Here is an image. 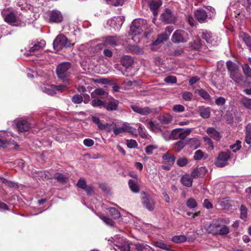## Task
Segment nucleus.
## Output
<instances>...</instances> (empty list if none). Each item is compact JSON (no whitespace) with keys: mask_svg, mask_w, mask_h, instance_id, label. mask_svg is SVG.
<instances>
[{"mask_svg":"<svg viewBox=\"0 0 251 251\" xmlns=\"http://www.w3.org/2000/svg\"><path fill=\"white\" fill-rule=\"evenodd\" d=\"M209 233L214 235H225L229 232L228 227L224 225L222 219L213 220L206 229Z\"/></svg>","mask_w":251,"mask_h":251,"instance_id":"f257e3e1","label":"nucleus"},{"mask_svg":"<svg viewBox=\"0 0 251 251\" xmlns=\"http://www.w3.org/2000/svg\"><path fill=\"white\" fill-rule=\"evenodd\" d=\"M24 0H19L18 2V6L23 10H30L34 13H37L39 11L41 4L39 0H25V4H23Z\"/></svg>","mask_w":251,"mask_h":251,"instance_id":"f03ea898","label":"nucleus"},{"mask_svg":"<svg viewBox=\"0 0 251 251\" xmlns=\"http://www.w3.org/2000/svg\"><path fill=\"white\" fill-rule=\"evenodd\" d=\"M69 62H65L59 64L56 68V74L58 77L64 82L68 80V71L71 68Z\"/></svg>","mask_w":251,"mask_h":251,"instance_id":"7ed1b4c3","label":"nucleus"},{"mask_svg":"<svg viewBox=\"0 0 251 251\" xmlns=\"http://www.w3.org/2000/svg\"><path fill=\"white\" fill-rule=\"evenodd\" d=\"M146 23V21L142 19L134 20L130 27L129 33L134 36L141 34Z\"/></svg>","mask_w":251,"mask_h":251,"instance_id":"20e7f679","label":"nucleus"},{"mask_svg":"<svg viewBox=\"0 0 251 251\" xmlns=\"http://www.w3.org/2000/svg\"><path fill=\"white\" fill-rule=\"evenodd\" d=\"M71 44L70 41L63 35H58L54 40L53 46L55 50H59L63 48H68L70 47Z\"/></svg>","mask_w":251,"mask_h":251,"instance_id":"39448f33","label":"nucleus"},{"mask_svg":"<svg viewBox=\"0 0 251 251\" xmlns=\"http://www.w3.org/2000/svg\"><path fill=\"white\" fill-rule=\"evenodd\" d=\"M141 195L142 203L143 206L149 211H153L155 207V202L152 197L145 192H142Z\"/></svg>","mask_w":251,"mask_h":251,"instance_id":"423d86ee","label":"nucleus"},{"mask_svg":"<svg viewBox=\"0 0 251 251\" xmlns=\"http://www.w3.org/2000/svg\"><path fill=\"white\" fill-rule=\"evenodd\" d=\"M14 125L15 128L20 132H25L29 130L31 127L30 124L24 118H18L14 121Z\"/></svg>","mask_w":251,"mask_h":251,"instance_id":"0eeeda50","label":"nucleus"},{"mask_svg":"<svg viewBox=\"0 0 251 251\" xmlns=\"http://www.w3.org/2000/svg\"><path fill=\"white\" fill-rule=\"evenodd\" d=\"M187 33L183 30H176L173 33L172 41L174 43H185L188 39L185 37Z\"/></svg>","mask_w":251,"mask_h":251,"instance_id":"6e6552de","label":"nucleus"},{"mask_svg":"<svg viewBox=\"0 0 251 251\" xmlns=\"http://www.w3.org/2000/svg\"><path fill=\"white\" fill-rule=\"evenodd\" d=\"M230 152H220L215 161V165L218 167H223L227 165V161L230 158Z\"/></svg>","mask_w":251,"mask_h":251,"instance_id":"1a4fd4ad","label":"nucleus"},{"mask_svg":"<svg viewBox=\"0 0 251 251\" xmlns=\"http://www.w3.org/2000/svg\"><path fill=\"white\" fill-rule=\"evenodd\" d=\"M45 45L46 42L44 40H41L40 41L37 40L33 41L30 45L29 49L26 50L27 55H31L34 54L35 51L43 49Z\"/></svg>","mask_w":251,"mask_h":251,"instance_id":"9d476101","label":"nucleus"},{"mask_svg":"<svg viewBox=\"0 0 251 251\" xmlns=\"http://www.w3.org/2000/svg\"><path fill=\"white\" fill-rule=\"evenodd\" d=\"M9 134L11 135V133L5 131H0V147H5L9 143L15 145L16 147L18 146L13 140L8 139L7 137L9 136Z\"/></svg>","mask_w":251,"mask_h":251,"instance_id":"9b49d317","label":"nucleus"},{"mask_svg":"<svg viewBox=\"0 0 251 251\" xmlns=\"http://www.w3.org/2000/svg\"><path fill=\"white\" fill-rule=\"evenodd\" d=\"M107 101L105 102L104 108L108 111H113L118 109L119 101L112 97L109 96L107 98Z\"/></svg>","mask_w":251,"mask_h":251,"instance_id":"f8f14e48","label":"nucleus"},{"mask_svg":"<svg viewBox=\"0 0 251 251\" xmlns=\"http://www.w3.org/2000/svg\"><path fill=\"white\" fill-rule=\"evenodd\" d=\"M161 17L162 21L166 24H172L175 22L176 17L171 10L168 8L165 9V11L161 14Z\"/></svg>","mask_w":251,"mask_h":251,"instance_id":"ddd939ff","label":"nucleus"},{"mask_svg":"<svg viewBox=\"0 0 251 251\" xmlns=\"http://www.w3.org/2000/svg\"><path fill=\"white\" fill-rule=\"evenodd\" d=\"M6 11L4 9L1 11V15H2L4 21L13 26H18V25L14 14L12 12H9V13L6 14Z\"/></svg>","mask_w":251,"mask_h":251,"instance_id":"4468645a","label":"nucleus"},{"mask_svg":"<svg viewBox=\"0 0 251 251\" xmlns=\"http://www.w3.org/2000/svg\"><path fill=\"white\" fill-rule=\"evenodd\" d=\"M104 44L111 46H117L121 43L120 37L117 35L108 36L103 38Z\"/></svg>","mask_w":251,"mask_h":251,"instance_id":"2eb2a0df","label":"nucleus"},{"mask_svg":"<svg viewBox=\"0 0 251 251\" xmlns=\"http://www.w3.org/2000/svg\"><path fill=\"white\" fill-rule=\"evenodd\" d=\"M229 78H231L235 83L239 84L241 82H243L244 83H247V80H244V76L240 72V70L229 73Z\"/></svg>","mask_w":251,"mask_h":251,"instance_id":"dca6fc26","label":"nucleus"},{"mask_svg":"<svg viewBox=\"0 0 251 251\" xmlns=\"http://www.w3.org/2000/svg\"><path fill=\"white\" fill-rule=\"evenodd\" d=\"M195 17L200 23H205L207 18L206 11L202 9H198L194 12Z\"/></svg>","mask_w":251,"mask_h":251,"instance_id":"f3484780","label":"nucleus"},{"mask_svg":"<svg viewBox=\"0 0 251 251\" xmlns=\"http://www.w3.org/2000/svg\"><path fill=\"white\" fill-rule=\"evenodd\" d=\"M211 109L209 107H205L201 105L198 107L197 109V113L203 119H208L211 115Z\"/></svg>","mask_w":251,"mask_h":251,"instance_id":"a211bd4d","label":"nucleus"},{"mask_svg":"<svg viewBox=\"0 0 251 251\" xmlns=\"http://www.w3.org/2000/svg\"><path fill=\"white\" fill-rule=\"evenodd\" d=\"M79 188L84 190L88 196H91L94 193L93 186L87 185L85 180L83 178H79Z\"/></svg>","mask_w":251,"mask_h":251,"instance_id":"6ab92c4d","label":"nucleus"},{"mask_svg":"<svg viewBox=\"0 0 251 251\" xmlns=\"http://www.w3.org/2000/svg\"><path fill=\"white\" fill-rule=\"evenodd\" d=\"M50 21L51 23H58L61 22L63 20V16L61 13L56 10L51 11L50 14Z\"/></svg>","mask_w":251,"mask_h":251,"instance_id":"aec40b11","label":"nucleus"},{"mask_svg":"<svg viewBox=\"0 0 251 251\" xmlns=\"http://www.w3.org/2000/svg\"><path fill=\"white\" fill-rule=\"evenodd\" d=\"M130 107L134 112L141 115H148L152 112L151 109L148 107L142 108L137 105H131Z\"/></svg>","mask_w":251,"mask_h":251,"instance_id":"412c9836","label":"nucleus"},{"mask_svg":"<svg viewBox=\"0 0 251 251\" xmlns=\"http://www.w3.org/2000/svg\"><path fill=\"white\" fill-rule=\"evenodd\" d=\"M206 131L209 137L217 141H219L222 137L220 133L213 127H208Z\"/></svg>","mask_w":251,"mask_h":251,"instance_id":"4be33fe9","label":"nucleus"},{"mask_svg":"<svg viewBox=\"0 0 251 251\" xmlns=\"http://www.w3.org/2000/svg\"><path fill=\"white\" fill-rule=\"evenodd\" d=\"M207 170L205 167H200L195 169L191 174V176L193 179L201 177L207 173Z\"/></svg>","mask_w":251,"mask_h":251,"instance_id":"5701e85b","label":"nucleus"},{"mask_svg":"<svg viewBox=\"0 0 251 251\" xmlns=\"http://www.w3.org/2000/svg\"><path fill=\"white\" fill-rule=\"evenodd\" d=\"M121 64L125 67V71L130 67L133 63V59L131 56L129 55L123 56L120 60Z\"/></svg>","mask_w":251,"mask_h":251,"instance_id":"b1692460","label":"nucleus"},{"mask_svg":"<svg viewBox=\"0 0 251 251\" xmlns=\"http://www.w3.org/2000/svg\"><path fill=\"white\" fill-rule=\"evenodd\" d=\"M201 38L202 39L205 40L208 44H210L214 46L216 43V41H214L212 33L207 31H203L202 32Z\"/></svg>","mask_w":251,"mask_h":251,"instance_id":"393cba45","label":"nucleus"},{"mask_svg":"<svg viewBox=\"0 0 251 251\" xmlns=\"http://www.w3.org/2000/svg\"><path fill=\"white\" fill-rule=\"evenodd\" d=\"M193 178L189 174H185L181 177L180 182L185 186L190 187L193 184Z\"/></svg>","mask_w":251,"mask_h":251,"instance_id":"a878e982","label":"nucleus"},{"mask_svg":"<svg viewBox=\"0 0 251 251\" xmlns=\"http://www.w3.org/2000/svg\"><path fill=\"white\" fill-rule=\"evenodd\" d=\"M195 93L198 94L201 97L207 102H210L211 100V96L208 92L203 89H197Z\"/></svg>","mask_w":251,"mask_h":251,"instance_id":"bb28decb","label":"nucleus"},{"mask_svg":"<svg viewBox=\"0 0 251 251\" xmlns=\"http://www.w3.org/2000/svg\"><path fill=\"white\" fill-rule=\"evenodd\" d=\"M226 66L229 74L239 70L238 65L236 63L233 62L230 60H228L226 62Z\"/></svg>","mask_w":251,"mask_h":251,"instance_id":"cd10ccee","label":"nucleus"},{"mask_svg":"<svg viewBox=\"0 0 251 251\" xmlns=\"http://www.w3.org/2000/svg\"><path fill=\"white\" fill-rule=\"evenodd\" d=\"M240 103L246 109L251 110V98L242 96Z\"/></svg>","mask_w":251,"mask_h":251,"instance_id":"c85d7f7f","label":"nucleus"},{"mask_svg":"<svg viewBox=\"0 0 251 251\" xmlns=\"http://www.w3.org/2000/svg\"><path fill=\"white\" fill-rule=\"evenodd\" d=\"M245 141L247 144H251V123L248 124L245 126Z\"/></svg>","mask_w":251,"mask_h":251,"instance_id":"c756f323","label":"nucleus"},{"mask_svg":"<svg viewBox=\"0 0 251 251\" xmlns=\"http://www.w3.org/2000/svg\"><path fill=\"white\" fill-rule=\"evenodd\" d=\"M134 246L135 251H152L151 247L145 244L135 243Z\"/></svg>","mask_w":251,"mask_h":251,"instance_id":"7c9ffc66","label":"nucleus"},{"mask_svg":"<svg viewBox=\"0 0 251 251\" xmlns=\"http://www.w3.org/2000/svg\"><path fill=\"white\" fill-rule=\"evenodd\" d=\"M149 8L154 12L157 10L162 5V1L160 0H151L148 2Z\"/></svg>","mask_w":251,"mask_h":251,"instance_id":"2f4dec72","label":"nucleus"},{"mask_svg":"<svg viewBox=\"0 0 251 251\" xmlns=\"http://www.w3.org/2000/svg\"><path fill=\"white\" fill-rule=\"evenodd\" d=\"M54 88L55 87L54 85L48 86L43 85L41 87V89L44 93L51 96L56 94V92L54 91Z\"/></svg>","mask_w":251,"mask_h":251,"instance_id":"473e14b6","label":"nucleus"},{"mask_svg":"<svg viewBox=\"0 0 251 251\" xmlns=\"http://www.w3.org/2000/svg\"><path fill=\"white\" fill-rule=\"evenodd\" d=\"M233 204V201L229 198L223 199L220 202V205L225 209H229Z\"/></svg>","mask_w":251,"mask_h":251,"instance_id":"72a5a7b5","label":"nucleus"},{"mask_svg":"<svg viewBox=\"0 0 251 251\" xmlns=\"http://www.w3.org/2000/svg\"><path fill=\"white\" fill-rule=\"evenodd\" d=\"M160 122L164 125L169 124L172 121V117L169 114H164L160 115L158 118Z\"/></svg>","mask_w":251,"mask_h":251,"instance_id":"f704fd0d","label":"nucleus"},{"mask_svg":"<svg viewBox=\"0 0 251 251\" xmlns=\"http://www.w3.org/2000/svg\"><path fill=\"white\" fill-rule=\"evenodd\" d=\"M92 121L98 126V128L100 130H104L106 127L107 125H104V124H102L100 122V121L99 117L97 116H92L91 117Z\"/></svg>","mask_w":251,"mask_h":251,"instance_id":"c9c22d12","label":"nucleus"},{"mask_svg":"<svg viewBox=\"0 0 251 251\" xmlns=\"http://www.w3.org/2000/svg\"><path fill=\"white\" fill-rule=\"evenodd\" d=\"M128 183L129 187L132 192L135 193H137L139 192V188L136 181L129 179Z\"/></svg>","mask_w":251,"mask_h":251,"instance_id":"e433bc0d","label":"nucleus"},{"mask_svg":"<svg viewBox=\"0 0 251 251\" xmlns=\"http://www.w3.org/2000/svg\"><path fill=\"white\" fill-rule=\"evenodd\" d=\"M99 217L102 220L106 225L113 227L115 226V223L110 218L103 214L100 215Z\"/></svg>","mask_w":251,"mask_h":251,"instance_id":"4c0bfd02","label":"nucleus"},{"mask_svg":"<svg viewBox=\"0 0 251 251\" xmlns=\"http://www.w3.org/2000/svg\"><path fill=\"white\" fill-rule=\"evenodd\" d=\"M162 159L165 161V162L170 165H172L175 163L176 158L175 156L171 155L170 154L167 152L163 154Z\"/></svg>","mask_w":251,"mask_h":251,"instance_id":"58836bf2","label":"nucleus"},{"mask_svg":"<svg viewBox=\"0 0 251 251\" xmlns=\"http://www.w3.org/2000/svg\"><path fill=\"white\" fill-rule=\"evenodd\" d=\"M244 75L247 78H251V68L247 63H244L242 65Z\"/></svg>","mask_w":251,"mask_h":251,"instance_id":"ea45409f","label":"nucleus"},{"mask_svg":"<svg viewBox=\"0 0 251 251\" xmlns=\"http://www.w3.org/2000/svg\"><path fill=\"white\" fill-rule=\"evenodd\" d=\"M190 45L193 49L198 50L201 47V39L199 38H197L193 42L190 43Z\"/></svg>","mask_w":251,"mask_h":251,"instance_id":"a19ab883","label":"nucleus"},{"mask_svg":"<svg viewBox=\"0 0 251 251\" xmlns=\"http://www.w3.org/2000/svg\"><path fill=\"white\" fill-rule=\"evenodd\" d=\"M153 245L156 247L159 248L160 249L169 251L170 248V246L162 241H155L153 243Z\"/></svg>","mask_w":251,"mask_h":251,"instance_id":"79ce46f5","label":"nucleus"},{"mask_svg":"<svg viewBox=\"0 0 251 251\" xmlns=\"http://www.w3.org/2000/svg\"><path fill=\"white\" fill-rule=\"evenodd\" d=\"M186 240L187 237L183 235L174 236L172 238V241L176 243H183Z\"/></svg>","mask_w":251,"mask_h":251,"instance_id":"37998d69","label":"nucleus"},{"mask_svg":"<svg viewBox=\"0 0 251 251\" xmlns=\"http://www.w3.org/2000/svg\"><path fill=\"white\" fill-rule=\"evenodd\" d=\"M92 105L94 107H100L104 108L105 101L102 100L100 99H95L92 101Z\"/></svg>","mask_w":251,"mask_h":251,"instance_id":"c03bdc74","label":"nucleus"},{"mask_svg":"<svg viewBox=\"0 0 251 251\" xmlns=\"http://www.w3.org/2000/svg\"><path fill=\"white\" fill-rule=\"evenodd\" d=\"M108 211L110 215L115 219L119 218L121 216L120 212L114 207L109 208Z\"/></svg>","mask_w":251,"mask_h":251,"instance_id":"a18cd8bd","label":"nucleus"},{"mask_svg":"<svg viewBox=\"0 0 251 251\" xmlns=\"http://www.w3.org/2000/svg\"><path fill=\"white\" fill-rule=\"evenodd\" d=\"M240 37L247 46L251 45V37L248 34L243 32L242 34L240 35Z\"/></svg>","mask_w":251,"mask_h":251,"instance_id":"49530a36","label":"nucleus"},{"mask_svg":"<svg viewBox=\"0 0 251 251\" xmlns=\"http://www.w3.org/2000/svg\"><path fill=\"white\" fill-rule=\"evenodd\" d=\"M116 247L117 249L120 251H130V246L127 242L122 243H119L118 245H116Z\"/></svg>","mask_w":251,"mask_h":251,"instance_id":"de8ad7c7","label":"nucleus"},{"mask_svg":"<svg viewBox=\"0 0 251 251\" xmlns=\"http://www.w3.org/2000/svg\"><path fill=\"white\" fill-rule=\"evenodd\" d=\"M54 178L57 180L58 182L62 183L67 182L68 180L67 177L60 173L56 174L54 176Z\"/></svg>","mask_w":251,"mask_h":251,"instance_id":"09e8293b","label":"nucleus"},{"mask_svg":"<svg viewBox=\"0 0 251 251\" xmlns=\"http://www.w3.org/2000/svg\"><path fill=\"white\" fill-rule=\"evenodd\" d=\"M185 144L183 141L180 140L177 142L174 145V149L176 151L179 152L185 147Z\"/></svg>","mask_w":251,"mask_h":251,"instance_id":"8fccbe9b","label":"nucleus"},{"mask_svg":"<svg viewBox=\"0 0 251 251\" xmlns=\"http://www.w3.org/2000/svg\"><path fill=\"white\" fill-rule=\"evenodd\" d=\"M125 125V132H128L130 133L132 135H134L135 136H137V130L136 129L134 128L133 127L126 125V124H124Z\"/></svg>","mask_w":251,"mask_h":251,"instance_id":"3c124183","label":"nucleus"},{"mask_svg":"<svg viewBox=\"0 0 251 251\" xmlns=\"http://www.w3.org/2000/svg\"><path fill=\"white\" fill-rule=\"evenodd\" d=\"M112 124L113 125V126L112 127V129L114 133L115 134V135H118L120 133H124L125 132V125H124L122 127H117L116 125L112 123Z\"/></svg>","mask_w":251,"mask_h":251,"instance_id":"603ef678","label":"nucleus"},{"mask_svg":"<svg viewBox=\"0 0 251 251\" xmlns=\"http://www.w3.org/2000/svg\"><path fill=\"white\" fill-rule=\"evenodd\" d=\"M139 133L140 136L143 139H147L148 135L146 133V130L142 126L141 124H139L138 129L137 130V133Z\"/></svg>","mask_w":251,"mask_h":251,"instance_id":"864d4df0","label":"nucleus"},{"mask_svg":"<svg viewBox=\"0 0 251 251\" xmlns=\"http://www.w3.org/2000/svg\"><path fill=\"white\" fill-rule=\"evenodd\" d=\"M186 205L190 209L196 207L198 205L197 202L193 198H190L186 201Z\"/></svg>","mask_w":251,"mask_h":251,"instance_id":"5fc2aeb1","label":"nucleus"},{"mask_svg":"<svg viewBox=\"0 0 251 251\" xmlns=\"http://www.w3.org/2000/svg\"><path fill=\"white\" fill-rule=\"evenodd\" d=\"M192 131V130L191 128H187L186 130L181 131V133H179V139H181V140H183L184 139H185L187 136H188Z\"/></svg>","mask_w":251,"mask_h":251,"instance_id":"6e6d98bb","label":"nucleus"},{"mask_svg":"<svg viewBox=\"0 0 251 251\" xmlns=\"http://www.w3.org/2000/svg\"><path fill=\"white\" fill-rule=\"evenodd\" d=\"M188 163V160L186 157L179 158L177 161V165L180 167H183L186 166Z\"/></svg>","mask_w":251,"mask_h":251,"instance_id":"4d7b16f0","label":"nucleus"},{"mask_svg":"<svg viewBox=\"0 0 251 251\" xmlns=\"http://www.w3.org/2000/svg\"><path fill=\"white\" fill-rule=\"evenodd\" d=\"M247 217V209L246 206L242 205L240 207V218L245 221Z\"/></svg>","mask_w":251,"mask_h":251,"instance_id":"13d9d810","label":"nucleus"},{"mask_svg":"<svg viewBox=\"0 0 251 251\" xmlns=\"http://www.w3.org/2000/svg\"><path fill=\"white\" fill-rule=\"evenodd\" d=\"M193 94L189 91H185L182 94V98L186 101H191L193 99Z\"/></svg>","mask_w":251,"mask_h":251,"instance_id":"bf43d9fd","label":"nucleus"},{"mask_svg":"<svg viewBox=\"0 0 251 251\" xmlns=\"http://www.w3.org/2000/svg\"><path fill=\"white\" fill-rule=\"evenodd\" d=\"M157 146L153 145H150L147 146L145 148V152L148 155H151L154 150L157 149Z\"/></svg>","mask_w":251,"mask_h":251,"instance_id":"052dcab7","label":"nucleus"},{"mask_svg":"<svg viewBox=\"0 0 251 251\" xmlns=\"http://www.w3.org/2000/svg\"><path fill=\"white\" fill-rule=\"evenodd\" d=\"M183 130V128H176L172 130V136L175 139H179V133H181V131Z\"/></svg>","mask_w":251,"mask_h":251,"instance_id":"680f3d73","label":"nucleus"},{"mask_svg":"<svg viewBox=\"0 0 251 251\" xmlns=\"http://www.w3.org/2000/svg\"><path fill=\"white\" fill-rule=\"evenodd\" d=\"M164 81L167 83L174 84L177 81L176 77L173 75H169L164 78Z\"/></svg>","mask_w":251,"mask_h":251,"instance_id":"e2e57ef3","label":"nucleus"},{"mask_svg":"<svg viewBox=\"0 0 251 251\" xmlns=\"http://www.w3.org/2000/svg\"><path fill=\"white\" fill-rule=\"evenodd\" d=\"M126 144L127 147L130 149L136 148L138 146L137 142L133 139L127 140Z\"/></svg>","mask_w":251,"mask_h":251,"instance_id":"0e129e2a","label":"nucleus"},{"mask_svg":"<svg viewBox=\"0 0 251 251\" xmlns=\"http://www.w3.org/2000/svg\"><path fill=\"white\" fill-rule=\"evenodd\" d=\"M241 142L239 140H237L236 143L231 145L230 146V148L233 150V152H235L236 151L240 150L241 148Z\"/></svg>","mask_w":251,"mask_h":251,"instance_id":"69168bd1","label":"nucleus"},{"mask_svg":"<svg viewBox=\"0 0 251 251\" xmlns=\"http://www.w3.org/2000/svg\"><path fill=\"white\" fill-rule=\"evenodd\" d=\"M203 152L201 150H198L195 152L193 158L195 160H200L203 157Z\"/></svg>","mask_w":251,"mask_h":251,"instance_id":"338daca9","label":"nucleus"},{"mask_svg":"<svg viewBox=\"0 0 251 251\" xmlns=\"http://www.w3.org/2000/svg\"><path fill=\"white\" fill-rule=\"evenodd\" d=\"M85 158L86 159H97L100 157V155L98 153H88L84 155Z\"/></svg>","mask_w":251,"mask_h":251,"instance_id":"774afa93","label":"nucleus"}]
</instances>
